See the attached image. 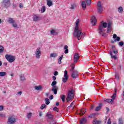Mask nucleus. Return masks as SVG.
Wrapping results in <instances>:
<instances>
[{"instance_id":"44","label":"nucleus","mask_w":124,"mask_h":124,"mask_svg":"<svg viewBox=\"0 0 124 124\" xmlns=\"http://www.w3.org/2000/svg\"><path fill=\"white\" fill-rule=\"evenodd\" d=\"M39 17L37 16H35L34 17L33 21H34L35 22H37V21H39Z\"/></svg>"},{"instance_id":"46","label":"nucleus","mask_w":124,"mask_h":124,"mask_svg":"<svg viewBox=\"0 0 124 124\" xmlns=\"http://www.w3.org/2000/svg\"><path fill=\"white\" fill-rule=\"evenodd\" d=\"M46 107V105L42 104L40 107V109H41V110H43V109H44V108H45Z\"/></svg>"},{"instance_id":"14","label":"nucleus","mask_w":124,"mask_h":124,"mask_svg":"<svg viewBox=\"0 0 124 124\" xmlns=\"http://www.w3.org/2000/svg\"><path fill=\"white\" fill-rule=\"evenodd\" d=\"M79 53H76L75 54L74 57V62L76 63L78 62V60H79Z\"/></svg>"},{"instance_id":"60","label":"nucleus","mask_w":124,"mask_h":124,"mask_svg":"<svg viewBox=\"0 0 124 124\" xmlns=\"http://www.w3.org/2000/svg\"><path fill=\"white\" fill-rule=\"evenodd\" d=\"M3 110V107L2 106H0V111H2Z\"/></svg>"},{"instance_id":"31","label":"nucleus","mask_w":124,"mask_h":124,"mask_svg":"<svg viewBox=\"0 0 124 124\" xmlns=\"http://www.w3.org/2000/svg\"><path fill=\"white\" fill-rule=\"evenodd\" d=\"M63 58V55H62L58 59V63L59 64H61L62 63V58Z\"/></svg>"},{"instance_id":"15","label":"nucleus","mask_w":124,"mask_h":124,"mask_svg":"<svg viewBox=\"0 0 124 124\" xmlns=\"http://www.w3.org/2000/svg\"><path fill=\"white\" fill-rule=\"evenodd\" d=\"M59 90V87L58 86L54 87L52 88L51 91L53 92L54 94H57L58 93V90Z\"/></svg>"},{"instance_id":"9","label":"nucleus","mask_w":124,"mask_h":124,"mask_svg":"<svg viewBox=\"0 0 124 124\" xmlns=\"http://www.w3.org/2000/svg\"><path fill=\"white\" fill-rule=\"evenodd\" d=\"M35 54L36 59H38L40 58V56H41V49H40V47L37 48Z\"/></svg>"},{"instance_id":"63","label":"nucleus","mask_w":124,"mask_h":124,"mask_svg":"<svg viewBox=\"0 0 124 124\" xmlns=\"http://www.w3.org/2000/svg\"><path fill=\"white\" fill-rule=\"evenodd\" d=\"M56 106H59V105H60V102H56Z\"/></svg>"},{"instance_id":"54","label":"nucleus","mask_w":124,"mask_h":124,"mask_svg":"<svg viewBox=\"0 0 124 124\" xmlns=\"http://www.w3.org/2000/svg\"><path fill=\"white\" fill-rule=\"evenodd\" d=\"M22 91H20L19 92H18L17 93H16V95H19V96H21V94H22Z\"/></svg>"},{"instance_id":"16","label":"nucleus","mask_w":124,"mask_h":124,"mask_svg":"<svg viewBox=\"0 0 124 124\" xmlns=\"http://www.w3.org/2000/svg\"><path fill=\"white\" fill-rule=\"evenodd\" d=\"M102 108V103H99V106L96 107L95 109V112H98V111H99V110H100V109H101Z\"/></svg>"},{"instance_id":"48","label":"nucleus","mask_w":124,"mask_h":124,"mask_svg":"<svg viewBox=\"0 0 124 124\" xmlns=\"http://www.w3.org/2000/svg\"><path fill=\"white\" fill-rule=\"evenodd\" d=\"M72 105H73V102H72L70 104V106H69L67 108V110H68V109H70V108H71V107H72Z\"/></svg>"},{"instance_id":"42","label":"nucleus","mask_w":124,"mask_h":124,"mask_svg":"<svg viewBox=\"0 0 124 124\" xmlns=\"http://www.w3.org/2000/svg\"><path fill=\"white\" fill-rule=\"evenodd\" d=\"M50 33L52 34V35H56V34H57L58 33L56 32L54 30H52L50 31Z\"/></svg>"},{"instance_id":"49","label":"nucleus","mask_w":124,"mask_h":124,"mask_svg":"<svg viewBox=\"0 0 124 124\" xmlns=\"http://www.w3.org/2000/svg\"><path fill=\"white\" fill-rule=\"evenodd\" d=\"M54 111H56V112H59V108H57V107H55L53 108Z\"/></svg>"},{"instance_id":"34","label":"nucleus","mask_w":124,"mask_h":124,"mask_svg":"<svg viewBox=\"0 0 124 124\" xmlns=\"http://www.w3.org/2000/svg\"><path fill=\"white\" fill-rule=\"evenodd\" d=\"M4 51V47L0 45V54H2V53H3V51Z\"/></svg>"},{"instance_id":"64","label":"nucleus","mask_w":124,"mask_h":124,"mask_svg":"<svg viewBox=\"0 0 124 124\" xmlns=\"http://www.w3.org/2000/svg\"><path fill=\"white\" fill-rule=\"evenodd\" d=\"M19 7H20V8H23V4L20 3V4H19Z\"/></svg>"},{"instance_id":"17","label":"nucleus","mask_w":124,"mask_h":124,"mask_svg":"<svg viewBox=\"0 0 124 124\" xmlns=\"http://www.w3.org/2000/svg\"><path fill=\"white\" fill-rule=\"evenodd\" d=\"M105 102H108V103H110L111 104H114V100L111 99H107L104 100Z\"/></svg>"},{"instance_id":"41","label":"nucleus","mask_w":124,"mask_h":124,"mask_svg":"<svg viewBox=\"0 0 124 124\" xmlns=\"http://www.w3.org/2000/svg\"><path fill=\"white\" fill-rule=\"evenodd\" d=\"M119 124H124V119L121 118L119 119Z\"/></svg>"},{"instance_id":"2","label":"nucleus","mask_w":124,"mask_h":124,"mask_svg":"<svg viewBox=\"0 0 124 124\" xmlns=\"http://www.w3.org/2000/svg\"><path fill=\"white\" fill-rule=\"evenodd\" d=\"M73 35L75 37H77L78 40H80L83 36V32L81 31L79 28H75L73 32Z\"/></svg>"},{"instance_id":"32","label":"nucleus","mask_w":124,"mask_h":124,"mask_svg":"<svg viewBox=\"0 0 124 124\" xmlns=\"http://www.w3.org/2000/svg\"><path fill=\"white\" fill-rule=\"evenodd\" d=\"M6 75V72H0V77H3Z\"/></svg>"},{"instance_id":"36","label":"nucleus","mask_w":124,"mask_h":124,"mask_svg":"<svg viewBox=\"0 0 124 124\" xmlns=\"http://www.w3.org/2000/svg\"><path fill=\"white\" fill-rule=\"evenodd\" d=\"M56 85H57V81L54 80L52 82L51 86L53 88H54V87H57Z\"/></svg>"},{"instance_id":"56","label":"nucleus","mask_w":124,"mask_h":124,"mask_svg":"<svg viewBox=\"0 0 124 124\" xmlns=\"http://www.w3.org/2000/svg\"><path fill=\"white\" fill-rule=\"evenodd\" d=\"M111 50H112L113 49V50H115L116 48V46H111Z\"/></svg>"},{"instance_id":"58","label":"nucleus","mask_w":124,"mask_h":124,"mask_svg":"<svg viewBox=\"0 0 124 124\" xmlns=\"http://www.w3.org/2000/svg\"><path fill=\"white\" fill-rule=\"evenodd\" d=\"M0 117L1 118H3V117H5V115H4L2 113H0Z\"/></svg>"},{"instance_id":"24","label":"nucleus","mask_w":124,"mask_h":124,"mask_svg":"<svg viewBox=\"0 0 124 124\" xmlns=\"http://www.w3.org/2000/svg\"><path fill=\"white\" fill-rule=\"evenodd\" d=\"M8 22L9 23H10V24H13V23H15V20H14L13 19V18H12L11 17H10L9 18V20H8Z\"/></svg>"},{"instance_id":"51","label":"nucleus","mask_w":124,"mask_h":124,"mask_svg":"<svg viewBox=\"0 0 124 124\" xmlns=\"http://www.w3.org/2000/svg\"><path fill=\"white\" fill-rule=\"evenodd\" d=\"M57 75H59V72L57 71H55L54 73V76H57Z\"/></svg>"},{"instance_id":"61","label":"nucleus","mask_w":124,"mask_h":124,"mask_svg":"<svg viewBox=\"0 0 124 124\" xmlns=\"http://www.w3.org/2000/svg\"><path fill=\"white\" fill-rule=\"evenodd\" d=\"M13 6L14 8H16V7H17V4L13 3Z\"/></svg>"},{"instance_id":"59","label":"nucleus","mask_w":124,"mask_h":124,"mask_svg":"<svg viewBox=\"0 0 124 124\" xmlns=\"http://www.w3.org/2000/svg\"><path fill=\"white\" fill-rule=\"evenodd\" d=\"M94 116V114H90L89 116V119H91V118H93V117Z\"/></svg>"},{"instance_id":"8","label":"nucleus","mask_w":124,"mask_h":124,"mask_svg":"<svg viewBox=\"0 0 124 124\" xmlns=\"http://www.w3.org/2000/svg\"><path fill=\"white\" fill-rule=\"evenodd\" d=\"M97 11L99 14H101V13H102V11H103V8H102V4H101V2L99 1L97 3Z\"/></svg>"},{"instance_id":"57","label":"nucleus","mask_w":124,"mask_h":124,"mask_svg":"<svg viewBox=\"0 0 124 124\" xmlns=\"http://www.w3.org/2000/svg\"><path fill=\"white\" fill-rule=\"evenodd\" d=\"M118 36H117V34H114L113 35V38H114V39H116V38H117Z\"/></svg>"},{"instance_id":"11","label":"nucleus","mask_w":124,"mask_h":124,"mask_svg":"<svg viewBox=\"0 0 124 124\" xmlns=\"http://www.w3.org/2000/svg\"><path fill=\"white\" fill-rule=\"evenodd\" d=\"M91 22L92 23V26L96 25V22H97V20H96V17H95L94 16H92L91 19Z\"/></svg>"},{"instance_id":"23","label":"nucleus","mask_w":124,"mask_h":124,"mask_svg":"<svg viewBox=\"0 0 124 124\" xmlns=\"http://www.w3.org/2000/svg\"><path fill=\"white\" fill-rule=\"evenodd\" d=\"M64 50H65L64 51L65 54H68V46H67V45H65L64 46Z\"/></svg>"},{"instance_id":"40","label":"nucleus","mask_w":124,"mask_h":124,"mask_svg":"<svg viewBox=\"0 0 124 124\" xmlns=\"http://www.w3.org/2000/svg\"><path fill=\"white\" fill-rule=\"evenodd\" d=\"M45 100L46 101V105H49V104H50V101H49V99L46 98L45 99Z\"/></svg>"},{"instance_id":"1","label":"nucleus","mask_w":124,"mask_h":124,"mask_svg":"<svg viewBox=\"0 0 124 124\" xmlns=\"http://www.w3.org/2000/svg\"><path fill=\"white\" fill-rule=\"evenodd\" d=\"M107 28V23L102 21L100 22L98 27V33L99 34H102V36H106V33L105 32V30L103 29H106Z\"/></svg>"},{"instance_id":"3","label":"nucleus","mask_w":124,"mask_h":124,"mask_svg":"<svg viewBox=\"0 0 124 124\" xmlns=\"http://www.w3.org/2000/svg\"><path fill=\"white\" fill-rule=\"evenodd\" d=\"M74 90H73V89H72L71 91H69L68 93V95L66 99L67 102H69V101H70L71 99H73V98H74Z\"/></svg>"},{"instance_id":"43","label":"nucleus","mask_w":124,"mask_h":124,"mask_svg":"<svg viewBox=\"0 0 124 124\" xmlns=\"http://www.w3.org/2000/svg\"><path fill=\"white\" fill-rule=\"evenodd\" d=\"M61 99L62 101V102H64V101H65V95H61Z\"/></svg>"},{"instance_id":"37","label":"nucleus","mask_w":124,"mask_h":124,"mask_svg":"<svg viewBox=\"0 0 124 124\" xmlns=\"http://www.w3.org/2000/svg\"><path fill=\"white\" fill-rule=\"evenodd\" d=\"M32 115V113L29 112L27 115V118H28L29 119H31V118Z\"/></svg>"},{"instance_id":"45","label":"nucleus","mask_w":124,"mask_h":124,"mask_svg":"<svg viewBox=\"0 0 124 124\" xmlns=\"http://www.w3.org/2000/svg\"><path fill=\"white\" fill-rule=\"evenodd\" d=\"M86 1L87 5H91V2H92V0H86Z\"/></svg>"},{"instance_id":"55","label":"nucleus","mask_w":124,"mask_h":124,"mask_svg":"<svg viewBox=\"0 0 124 124\" xmlns=\"http://www.w3.org/2000/svg\"><path fill=\"white\" fill-rule=\"evenodd\" d=\"M112 122H111V119H108L107 122V124H111Z\"/></svg>"},{"instance_id":"6","label":"nucleus","mask_w":124,"mask_h":124,"mask_svg":"<svg viewBox=\"0 0 124 124\" xmlns=\"http://www.w3.org/2000/svg\"><path fill=\"white\" fill-rule=\"evenodd\" d=\"M5 58L9 62L11 63L15 62V56L9 54H6Z\"/></svg>"},{"instance_id":"50","label":"nucleus","mask_w":124,"mask_h":124,"mask_svg":"<svg viewBox=\"0 0 124 124\" xmlns=\"http://www.w3.org/2000/svg\"><path fill=\"white\" fill-rule=\"evenodd\" d=\"M118 45H119V46H124V42H119Z\"/></svg>"},{"instance_id":"29","label":"nucleus","mask_w":124,"mask_h":124,"mask_svg":"<svg viewBox=\"0 0 124 124\" xmlns=\"http://www.w3.org/2000/svg\"><path fill=\"white\" fill-rule=\"evenodd\" d=\"M118 11L119 13H123V12H124V9L123 8V7H119Z\"/></svg>"},{"instance_id":"52","label":"nucleus","mask_w":124,"mask_h":124,"mask_svg":"<svg viewBox=\"0 0 124 124\" xmlns=\"http://www.w3.org/2000/svg\"><path fill=\"white\" fill-rule=\"evenodd\" d=\"M121 40V38L120 37H117L116 39L114 40V41H120Z\"/></svg>"},{"instance_id":"39","label":"nucleus","mask_w":124,"mask_h":124,"mask_svg":"<svg viewBox=\"0 0 124 124\" xmlns=\"http://www.w3.org/2000/svg\"><path fill=\"white\" fill-rule=\"evenodd\" d=\"M20 77V80L21 81H26V78H25L24 75H21Z\"/></svg>"},{"instance_id":"27","label":"nucleus","mask_w":124,"mask_h":124,"mask_svg":"<svg viewBox=\"0 0 124 124\" xmlns=\"http://www.w3.org/2000/svg\"><path fill=\"white\" fill-rule=\"evenodd\" d=\"M47 5L49 7L52 6V5H53V2H52L51 0H47Z\"/></svg>"},{"instance_id":"4","label":"nucleus","mask_w":124,"mask_h":124,"mask_svg":"<svg viewBox=\"0 0 124 124\" xmlns=\"http://www.w3.org/2000/svg\"><path fill=\"white\" fill-rule=\"evenodd\" d=\"M17 120V118L15 116V115H11L8 118V121L7 124H14L15 123H16V120Z\"/></svg>"},{"instance_id":"19","label":"nucleus","mask_w":124,"mask_h":124,"mask_svg":"<svg viewBox=\"0 0 124 124\" xmlns=\"http://www.w3.org/2000/svg\"><path fill=\"white\" fill-rule=\"evenodd\" d=\"M86 112H87V109L86 108H83L80 110V115L82 116V115L84 114Z\"/></svg>"},{"instance_id":"28","label":"nucleus","mask_w":124,"mask_h":124,"mask_svg":"<svg viewBox=\"0 0 124 124\" xmlns=\"http://www.w3.org/2000/svg\"><path fill=\"white\" fill-rule=\"evenodd\" d=\"M56 57H58V54L56 53L50 54V58H56Z\"/></svg>"},{"instance_id":"47","label":"nucleus","mask_w":124,"mask_h":124,"mask_svg":"<svg viewBox=\"0 0 124 124\" xmlns=\"http://www.w3.org/2000/svg\"><path fill=\"white\" fill-rule=\"evenodd\" d=\"M72 68L71 69V71H72L73 72V71H74V68H75V66H74V64H72L71 65Z\"/></svg>"},{"instance_id":"20","label":"nucleus","mask_w":124,"mask_h":124,"mask_svg":"<svg viewBox=\"0 0 124 124\" xmlns=\"http://www.w3.org/2000/svg\"><path fill=\"white\" fill-rule=\"evenodd\" d=\"M87 123V119L85 118H83L80 121V124H85Z\"/></svg>"},{"instance_id":"7","label":"nucleus","mask_w":124,"mask_h":124,"mask_svg":"<svg viewBox=\"0 0 124 124\" xmlns=\"http://www.w3.org/2000/svg\"><path fill=\"white\" fill-rule=\"evenodd\" d=\"M109 54L112 59H114V60H117V57L116 56L118 54V49L116 48L115 49H113L112 50H110L109 51Z\"/></svg>"},{"instance_id":"10","label":"nucleus","mask_w":124,"mask_h":124,"mask_svg":"<svg viewBox=\"0 0 124 124\" xmlns=\"http://www.w3.org/2000/svg\"><path fill=\"white\" fill-rule=\"evenodd\" d=\"M112 27H113V22H112V21H109L108 23V30L107 31V33H108L109 32V31H112Z\"/></svg>"},{"instance_id":"53","label":"nucleus","mask_w":124,"mask_h":124,"mask_svg":"<svg viewBox=\"0 0 124 124\" xmlns=\"http://www.w3.org/2000/svg\"><path fill=\"white\" fill-rule=\"evenodd\" d=\"M12 25L14 28H18V25H17L16 23H13Z\"/></svg>"},{"instance_id":"62","label":"nucleus","mask_w":124,"mask_h":124,"mask_svg":"<svg viewBox=\"0 0 124 124\" xmlns=\"http://www.w3.org/2000/svg\"><path fill=\"white\" fill-rule=\"evenodd\" d=\"M53 98H54V96H53V95H50L49 97V99L52 100V99H53Z\"/></svg>"},{"instance_id":"33","label":"nucleus","mask_w":124,"mask_h":124,"mask_svg":"<svg viewBox=\"0 0 124 124\" xmlns=\"http://www.w3.org/2000/svg\"><path fill=\"white\" fill-rule=\"evenodd\" d=\"M79 22H80V20L79 19H77L76 22V27L75 29H79V27H78V25H79Z\"/></svg>"},{"instance_id":"25","label":"nucleus","mask_w":124,"mask_h":124,"mask_svg":"<svg viewBox=\"0 0 124 124\" xmlns=\"http://www.w3.org/2000/svg\"><path fill=\"white\" fill-rule=\"evenodd\" d=\"M34 88L36 91H40L42 89V86L41 85L35 86Z\"/></svg>"},{"instance_id":"35","label":"nucleus","mask_w":124,"mask_h":124,"mask_svg":"<svg viewBox=\"0 0 124 124\" xmlns=\"http://www.w3.org/2000/svg\"><path fill=\"white\" fill-rule=\"evenodd\" d=\"M76 8V4L74 3L71 5L70 9L73 10Z\"/></svg>"},{"instance_id":"21","label":"nucleus","mask_w":124,"mask_h":124,"mask_svg":"<svg viewBox=\"0 0 124 124\" xmlns=\"http://www.w3.org/2000/svg\"><path fill=\"white\" fill-rule=\"evenodd\" d=\"M115 78L117 81L118 82L120 81V74H119V73H115Z\"/></svg>"},{"instance_id":"18","label":"nucleus","mask_w":124,"mask_h":124,"mask_svg":"<svg viewBox=\"0 0 124 124\" xmlns=\"http://www.w3.org/2000/svg\"><path fill=\"white\" fill-rule=\"evenodd\" d=\"M117 89H115V93H113V95L111 96V99H112V100H115V98H116V94H117Z\"/></svg>"},{"instance_id":"5","label":"nucleus","mask_w":124,"mask_h":124,"mask_svg":"<svg viewBox=\"0 0 124 124\" xmlns=\"http://www.w3.org/2000/svg\"><path fill=\"white\" fill-rule=\"evenodd\" d=\"M1 4L3 7L8 8L9 7H10V5H11V3H10V0H2Z\"/></svg>"},{"instance_id":"22","label":"nucleus","mask_w":124,"mask_h":124,"mask_svg":"<svg viewBox=\"0 0 124 124\" xmlns=\"http://www.w3.org/2000/svg\"><path fill=\"white\" fill-rule=\"evenodd\" d=\"M93 124H101V121H97L96 120V118H94L93 121Z\"/></svg>"},{"instance_id":"30","label":"nucleus","mask_w":124,"mask_h":124,"mask_svg":"<svg viewBox=\"0 0 124 124\" xmlns=\"http://www.w3.org/2000/svg\"><path fill=\"white\" fill-rule=\"evenodd\" d=\"M41 11L42 13H44L45 11H46V7L45 6H43L41 8Z\"/></svg>"},{"instance_id":"38","label":"nucleus","mask_w":124,"mask_h":124,"mask_svg":"<svg viewBox=\"0 0 124 124\" xmlns=\"http://www.w3.org/2000/svg\"><path fill=\"white\" fill-rule=\"evenodd\" d=\"M46 117H47L48 119H53V116L49 113H46Z\"/></svg>"},{"instance_id":"12","label":"nucleus","mask_w":124,"mask_h":124,"mask_svg":"<svg viewBox=\"0 0 124 124\" xmlns=\"http://www.w3.org/2000/svg\"><path fill=\"white\" fill-rule=\"evenodd\" d=\"M64 77L62 78V81L63 83H66V81L68 79V75H67V71L65 70L64 71Z\"/></svg>"},{"instance_id":"13","label":"nucleus","mask_w":124,"mask_h":124,"mask_svg":"<svg viewBox=\"0 0 124 124\" xmlns=\"http://www.w3.org/2000/svg\"><path fill=\"white\" fill-rule=\"evenodd\" d=\"M71 76L73 79H76V78H78V76H79V75H78V71H73V73H72Z\"/></svg>"},{"instance_id":"26","label":"nucleus","mask_w":124,"mask_h":124,"mask_svg":"<svg viewBox=\"0 0 124 124\" xmlns=\"http://www.w3.org/2000/svg\"><path fill=\"white\" fill-rule=\"evenodd\" d=\"M81 6L82 7V8H83V9H86V1H83L81 3Z\"/></svg>"}]
</instances>
